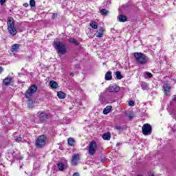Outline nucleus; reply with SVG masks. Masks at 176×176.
Listing matches in <instances>:
<instances>
[{
	"label": "nucleus",
	"instance_id": "b1692460",
	"mask_svg": "<svg viewBox=\"0 0 176 176\" xmlns=\"http://www.w3.org/2000/svg\"><path fill=\"white\" fill-rule=\"evenodd\" d=\"M89 25L94 28V30H97V28H98V24L97 23V22L96 21H91L90 23H89Z\"/></svg>",
	"mask_w": 176,
	"mask_h": 176
},
{
	"label": "nucleus",
	"instance_id": "a19ab883",
	"mask_svg": "<svg viewBox=\"0 0 176 176\" xmlns=\"http://www.w3.org/2000/svg\"><path fill=\"white\" fill-rule=\"evenodd\" d=\"M148 176H155V175L152 173H150V174L148 175Z\"/></svg>",
	"mask_w": 176,
	"mask_h": 176
},
{
	"label": "nucleus",
	"instance_id": "412c9836",
	"mask_svg": "<svg viewBox=\"0 0 176 176\" xmlns=\"http://www.w3.org/2000/svg\"><path fill=\"white\" fill-rule=\"evenodd\" d=\"M69 42L70 43H73V45H75L76 46H78V45H79V42H78V41H76V39H75L74 38H69Z\"/></svg>",
	"mask_w": 176,
	"mask_h": 176
},
{
	"label": "nucleus",
	"instance_id": "4c0bfd02",
	"mask_svg": "<svg viewBox=\"0 0 176 176\" xmlns=\"http://www.w3.org/2000/svg\"><path fill=\"white\" fill-rule=\"evenodd\" d=\"M105 160H106L105 158H102V159H101V162H102V163H105Z\"/></svg>",
	"mask_w": 176,
	"mask_h": 176
},
{
	"label": "nucleus",
	"instance_id": "a878e982",
	"mask_svg": "<svg viewBox=\"0 0 176 176\" xmlns=\"http://www.w3.org/2000/svg\"><path fill=\"white\" fill-rule=\"evenodd\" d=\"M116 76L117 79H118L119 80H120L121 79H123V76L122 75V73H120V72L119 71L116 72Z\"/></svg>",
	"mask_w": 176,
	"mask_h": 176
},
{
	"label": "nucleus",
	"instance_id": "e433bc0d",
	"mask_svg": "<svg viewBox=\"0 0 176 176\" xmlns=\"http://www.w3.org/2000/svg\"><path fill=\"white\" fill-rule=\"evenodd\" d=\"M2 72H3V68L0 67V74H2Z\"/></svg>",
	"mask_w": 176,
	"mask_h": 176
},
{
	"label": "nucleus",
	"instance_id": "cd10ccee",
	"mask_svg": "<svg viewBox=\"0 0 176 176\" xmlns=\"http://www.w3.org/2000/svg\"><path fill=\"white\" fill-rule=\"evenodd\" d=\"M111 0H105L103 2V5L107 8V6H109V5L111 4Z\"/></svg>",
	"mask_w": 176,
	"mask_h": 176
},
{
	"label": "nucleus",
	"instance_id": "58836bf2",
	"mask_svg": "<svg viewBox=\"0 0 176 176\" xmlns=\"http://www.w3.org/2000/svg\"><path fill=\"white\" fill-rule=\"evenodd\" d=\"M73 176H79V173H74Z\"/></svg>",
	"mask_w": 176,
	"mask_h": 176
},
{
	"label": "nucleus",
	"instance_id": "79ce46f5",
	"mask_svg": "<svg viewBox=\"0 0 176 176\" xmlns=\"http://www.w3.org/2000/svg\"><path fill=\"white\" fill-rule=\"evenodd\" d=\"M173 100H174V101H176V95H175V96H173Z\"/></svg>",
	"mask_w": 176,
	"mask_h": 176
},
{
	"label": "nucleus",
	"instance_id": "393cba45",
	"mask_svg": "<svg viewBox=\"0 0 176 176\" xmlns=\"http://www.w3.org/2000/svg\"><path fill=\"white\" fill-rule=\"evenodd\" d=\"M14 141H16V142H25V140H23V138L20 136H15Z\"/></svg>",
	"mask_w": 176,
	"mask_h": 176
},
{
	"label": "nucleus",
	"instance_id": "5701e85b",
	"mask_svg": "<svg viewBox=\"0 0 176 176\" xmlns=\"http://www.w3.org/2000/svg\"><path fill=\"white\" fill-rule=\"evenodd\" d=\"M67 144L70 146H74V145H75V140L72 138H69L67 140Z\"/></svg>",
	"mask_w": 176,
	"mask_h": 176
},
{
	"label": "nucleus",
	"instance_id": "9d476101",
	"mask_svg": "<svg viewBox=\"0 0 176 176\" xmlns=\"http://www.w3.org/2000/svg\"><path fill=\"white\" fill-rule=\"evenodd\" d=\"M96 32V38H102V36H104V32H105V29L100 28Z\"/></svg>",
	"mask_w": 176,
	"mask_h": 176
},
{
	"label": "nucleus",
	"instance_id": "a211bd4d",
	"mask_svg": "<svg viewBox=\"0 0 176 176\" xmlns=\"http://www.w3.org/2000/svg\"><path fill=\"white\" fill-rule=\"evenodd\" d=\"M111 109H112V106L106 107L103 110L104 115H108V113H109V112H111Z\"/></svg>",
	"mask_w": 176,
	"mask_h": 176
},
{
	"label": "nucleus",
	"instance_id": "7ed1b4c3",
	"mask_svg": "<svg viewBox=\"0 0 176 176\" xmlns=\"http://www.w3.org/2000/svg\"><path fill=\"white\" fill-rule=\"evenodd\" d=\"M134 57L139 64L144 65L148 63V56L141 52H135Z\"/></svg>",
	"mask_w": 176,
	"mask_h": 176
},
{
	"label": "nucleus",
	"instance_id": "c03bdc74",
	"mask_svg": "<svg viewBox=\"0 0 176 176\" xmlns=\"http://www.w3.org/2000/svg\"><path fill=\"white\" fill-rule=\"evenodd\" d=\"M138 176H144V175H138Z\"/></svg>",
	"mask_w": 176,
	"mask_h": 176
},
{
	"label": "nucleus",
	"instance_id": "f3484780",
	"mask_svg": "<svg viewBox=\"0 0 176 176\" xmlns=\"http://www.w3.org/2000/svg\"><path fill=\"white\" fill-rule=\"evenodd\" d=\"M102 138L105 141H109V140H111V133L109 132L104 133L102 135Z\"/></svg>",
	"mask_w": 176,
	"mask_h": 176
},
{
	"label": "nucleus",
	"instance_id": "2eb2a0df",
	"mask_svg": "<svg viewBox=\"0 0 176 176\" xmlns=\"http://www.w3.org/2000/svg\"><path fill=\"white\" fill-rule=\"evenodd\" d=\"M164 90L166 94V96H170V90H171V87H170L168 85L165 84L164 85Z\"/></svg>",
	"mask_w": 176,
	"mask_h": 176
},
{
	"label": "nucleus",
	"instance_id": "ddd939ff",
	"mask_svg": "<svg viewBox=\"0 0 176 176\" xmlns=\"http://www.w3.org/2000/svg\"><path fill=\"white\" fill-rule=\"evenodd\" d=\"M19 50H20V45L14 44L12 46L11 52L12 53H17V52H19Z\"/></svg>",
	"mask_w": 176,
	"mask_h": 176
},
{
	"label": "nucleus",
	"instance_id": "473e14b6",
	"mask_svg": "<svg viewBox=\"0 0 176 176\" xmlns=\"http://www.w3.org/2000/svg\"><path fill=\"white\" fill-rule=\"evenodd\" d=\"M146 76H148V78H152V76H153L152 75V74H151V73H149V72H146Z\"/></svg>",
	"mask_w": 176,
	"mask_h": 176
},
{
	"label": "nucleus",
	"instance_id": "72a5a7b5",
	"mask_svg": "<svg viewBox=\"0 0 176 176\" xmlns=\"http://www.w3.org/2000/svg\"><path fill=\"white\" fill-rule=\"evenodd\" d=\"M115 129H116V130H122V126H120L119 125H116Z\"/></svg>",
	"mask_w": 176,
	"mask_h": 176
},
{
	"label": "nucleus",
	"instance_id": "423d86ee",
	"mask_svg": "<svg viewBox=\"0 0 176 176\" xmlns=\"http://www.w3.org/2000/svg\"><path fill=\"white\" fill-rule=\"evenodd\" d=\"M142 131L144 135H151L152 134V126L149 124H144L142 126Z\"/></svg>",
	"mask_w": 176,
	"mask_h": 176
},
{
	"label": "nucleus",
	"instance_id": "39448f33",
	"mask_svg": "<svg viewBox=\"0 0 176 176\" xmlns=\"http://www.w3.org/2000/svg\"><path fill=\"white\" fill-rule=\"evenodd\" d=\"M38 87L35 85H32L25 92V97L26 98H31L34 96V93H36Z\"/></svg>",
	"mask_w": 176,
	"mask_h": 176
},
{
	"label": "nucleus",
	"instance_id": "c9c22d12",
	"mask_svg": "<svg viewBox=\"0 0 176 176\" xmlns=\"http://www.w3.org/2000/svg\"><path fill=\"white\" fill-rule=\"evenodd\" d=\"M23 6H25V8H28V6H30V5L28 3H24Z\"/></svg>",
	"mask_w": 176,
	"mask_h": 176
},
{
	"label": "nucleus",
	"instance_id": "0eeeda50",
	"mask_svg": "<svg viewBox=\"0 0 176 176\" xmlns=\"http://www.w3.org/2000/svg\"><path fill=\"white\" fill-rule=\"evenodd\" d=\"M96 151H97V143L94 141L91 142L89 143L88 153L91 156H93L96 154Z\"/></svg>",
	"mask_w": 176,
	"mask_h": 176
},
{
	"label": "nucleus",
	"instance_id": "2f4dec72",
	"mask_svg": "<svg viewBox=\"0 0 176 176\" xmlns=\"http://www.w3.org/2000/svg\"><path fill=\"white\" fill-rule=\"evenodd\" d=\"M129 107H134V105H135L134 101H133V100L129 101Z\"/></svg>",
	"mask_w": 176,
	"mask_h": 176
},
{
	"label": "nucleus",
	"instance_id": "aec40b11",
	"mask_svg": "<svg viewBox=\"0 0 176 176\" xmlns=\"http://www.w3.org/2000/svg\"><path fill=\"white\" fill-rule=\"evenodd\" d=\"M112 80V72H107L105 74V80Z\"/></svg>",
	"mask_w": 176,
	"mask_h": 176
},
{
	"label": "nucleus",
	"instance_id": "4468645a",
	"mask_svg": "<svg viewBox=\"0 0 176 176\" xmlns=\"http://www.w3.org/2000/svg\"><path fill=\"white\" fill-rule=\"evenodd\" d=\"M37 115H38L40 120H41V121L46 120V119H47V118H48L47 114H46L45 113H38Z\"/></svg>",
	"mask_w": 176,
	"mask_h": 176
},
{
	"label": "nucleus",
	"instance_id": "f8f14e48",
	"mask_svg": "<svg viewBox=\"0 0 176 176\" xmlns=\"http://www.w3.org/2000/svg\"><path fill=\"white\" fill-rule=\"evenodd\" d=\"M57 167L59 171H64L67 168V164H64L63 162H59L57 164Z\"/></svg>",
	"mask_w": 176,
	"mask_h": 176
},
{
	"label": "nucleus",
	"instance_id": "9b49d317",
	"mask_svg": "<svg viewBox=\"0 0 176 176\" xmlns=\"http://www.w3.org/2000/svg\"><path fill=\"white\" fill-rule=\"evenodd\" d=\"M117 19L120 23H126V21H127V16L124 14L118 15Z\"/></svg>",
	"mask_w": 176,
	"mask_h": 176
},
{
	"label": "nucleus",
	"instance_id": "6ab92c4d",
	"mask_svg": "<svg viewBox=\"0 0 176 176\" xmlns=\"http://www.w3.org/2000/svg\"><path fill=\"white\" fill-rule=\"evenodd\" d=\"M50 86H51L52 89H57V87H58V84L54 80H51L50 81Z\"/></svg>",
	"mask_w": 176,
	"mask_h": 176
},
{
	"label": "nucleus",
	"instance_id": "f704fd0d",
	"mask_svg": "<svg viewBox=\"0 0 176 176\" xmlns=\"http://www.w3.org/2000/svg\"><path fill=\"white\" fill-rule=\"evenodd\" d=\"M6 0H0V5H1V6H3V4L6 3Z\"/></svg>",
	"mask_w": 176,
	"mask_h": 176
},
{
	"label": "nucleus",
	"instance_id": "1a4fd4ad",
	"mask_svg": "<svg viewBox=\"0 0 176 176\" xmlns=\"http://www.w3.org/2000/svg\"><path fill=\"white\" fill-rule=\"evenodd\" d=\"M80 160V157L79 154H74L72 156V166H77L78 165V162Z\"/></svg>",
	"mask_w": 176,
	"mask_h": 176
},
{
	"label": "nucleus",
	"instance_id": "c756f323",
	"mask_svg": "<svg viewBox=\"0 0 176 176\" xmlns=\"http://www.w3.org/2000/svg\"><path fill=\"white\" fill-rule=\"evenodd\" d=\"M30 6L31 8H35V0H30Z\"/></svg>",
	"mask_w": 176,
	"mask_h": 176
},
{
	"label": "nucleus",
	"instance_id": "37998d69",
	"mask_svg": "<svg viewBox=\"0 0 176 176\" xmlns=\"http://www.w3.org/2000/svg\"><path fill=\"white\" fill-rule=\"evenodd\" d=\"M70 76H74V73H70Z\"/></svg>",
	"mask_w": 176,
	"mask_h": 176
},
{
	"label": "nucleus",
	"instance_id": "ea45409f",
	"mask_svg": "<svg viewBox=\"0 0 176 176\" xmlns=\"http://www.w3.org/2000/svg\"><path fill=\"white\" fill-rule=\"evenodd\" d=\"M56 14H54L52 15V19H54L56 18Z\"/></svg>",
	"mask_w": 176,
	"mask_h": 176
},
{
	"label": "nucleus",
	"instance_id": "20e7f679",
	"mask_svg": "<svg viewBox=\"0 0 176 176\" xmlns=\"http://www.w3.org/2000/svg\"><path fill=\"white\" fill-rule=\"evenodd\" d=\"M46 135H41L37 138L35 142V145L36 148H43L46 145Z\"/></svg>",
	"mask_w": 176,
	"mask_h": 176
},
{
	"label": "nucleus",
	"instance_id": "bb28decb",
	"mask_svg": "<svg viewBox=\"0 0 176 176\" xmlns=\"http://www.w3.org/2000/svg\"><path fill=\"white\" fill-rule=\"evenodd\" d=\"M100 14H102V16H108V10H106V9H102L100 11Z\"/></svg>",
	"mask_w": 176,
	"mask_h": 176
},
{
	"label": "nucleus",
	"instance_id": "4be33fe9",
	"mask_svg": "<svg viewBox=\"0 0 176 176\" xmlns=\"http://www.w3.org/2000/svg\"><path fill=\"white\" fill-rule=\"evenodd\" d=\"M57 96L60 100H64L65 98V94L63 91H58Z\"/></svg>",
	"mask_w": 176,
	"mask_h": 176
},
{
	"label": "nucleus",
	"instance_id": "6e6552de",
	"mask_svg": "<svg viewBox=\"0 0 176 176\" xmlns=\"http://www.w3.org/2000/svg\"><path fill=\"white\" fill-rule=\"evenodd\" d=\"M108 91L110 93H119L120 91V87L118 85H113L111 87H109Z\"/></svg>",
	"mask_w": 176,
	"mask_h": 176
},
{
	"label": "nucleus",
	"instance_id": "f257e3e1",
	"mask_svg": "<svg viewBox=\"0 0 176 176\" xmlns=\"http://www.w3.org/2000/svg\"><path fill=\"white\" fill-rule=\"evenodd\" d=\"M8 31L10 35L14 36L17 34V29L14 26V19L12 16H9L7 19Z\"/></svg>",
	"mask_w": 176,
	"mask_h": 176
},
{
	"label": "nucleus",
	"instance_id": "f03ea898",
	"mask_svg": "<svg viewBox=\"0 0 176 176\" xmlns=\"http://www.w3.org/2000/svg\"><path fill=\"white\" fill-rule=\"evenodd\" d=\"M54 46L57 53H59V54L64 55L67 54V45L65 43L57 41L54 43Z\"/></svg>",
	"mask_w": 176,
	"mask_h": 176
},
{
	"label": "nucleus",
	"instance_id": "7c9ffc66",
	"mask_svg": "<svg viewBox=\"0 0 176 176\" xmlns=\"http://www.w3.org/2000/svg\"><path fill=\"white\" fill-rule=\"evenodd\" d=\"M142 90H146V82H142L141 85Z\"/></svg>",
	"mask_w": 176,
	"mask_h": 176
},
{
	"label": "nucleus",
	"instance_id": "a18cd8bd",
	"mask_svg": "<svg viewBox=\"0 0 176 176\" xmlns=\"http://www.w3.org/2000/svg\"><path fill=\"white\" fill-rule=\"evenodd\" d=\"M117 145H120V143H118Z\"/></svg>",
	"mask_w": 176,
	"mask_h": 176
},
{
	"label": "nucleus",
	"instance_id": "dca6fc26",
	"mask_svg": "<svg viewBox=\"0 0 176 176\" xmlns=\"http://www.w3.org/2000/svg\"><path fill=\"white\" fill-rule=\"evenodd\" d=\"M12 77H7L3 80V83L6 86H9V84L12 82Z\"/></svg>",
	"mask_w": 176,
	"mask_h": 176
},
{
	"label": "nucleus",
	"instance_id": "c85d7f7f",
	"mask_svg": "<svg viewBox=\"0 0 176 176\" xmlns=\"http://www.w3.org/2000/svg\"><path fill=\"white\" fill-rule=\"evenodd\" d=\"M126 116L127 118H129V119H133V118H134V116L133 115V113L131 112L126 113Z\"/></svg>",
	"mask_w": 176,
	"mask_h": 176
}]
</instances>
